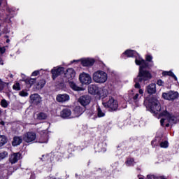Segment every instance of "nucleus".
Masks as SVG:
<instances>
[{"instance_id":"nucleus-1","label":"nucleus","mask_w":179,"mask_h":179,"mask_svg":"<svg viewBox=\"0 0 179 179\" xmlns=\"http://www.w3.org/2000/svg\"><path fill=\"white\" fill-rule=\"evenodd\" d=\"M135 62L136 65L141 66H140L139 73L137 78L134 79V82L136 83L134 87L136 89H141V85L139 84V82L142 83L150 80V78H152V74L150 73V72L146 70H143V68L148 67V63H146L144 59H141V60H138L136 59Z\"/></svg>"},{"instance_id":"nucleus-2","label":"nucleus","mask_w":179,"mask_h":179,"mask_svg":"<svg viewBox=\"0 0 179 179\" xmlns=\"http://www.w3.org/2000/svg\"><path fill=\"white\" fill-rule=\"evenodd\" d=\"M161 115L162 117H165V118H162L160 120V124L162 127H164V123L166 124V128H169L170 127V124H177V122H179V117H176L167 111H164L161 113Z\"/></svg>"},{"instance_id":"nucleus-3","label":"nucleus","mask_w":179,"mask_h":179,"mask_svg":"<svg viewBox=\"0 0 179 179\" xmlns=\"http://www.w3.org/2000/svg\"><path fill=\"white\" fill-rule=\"evenodd\" d=\"M92 79L95 83H106L108 79L107 73L97 71L93 73Z\"/></svg>"},{"instance_id":"nucleus-4","label":"nucleus","mask_w":179,"mask_h":179,"mask_svg":"<svg viewBox=\"0 0 179 179\" xmlns=\"http://www.w3.org/2000/svg\"><path fill=\"white\" fill-rule=\"evenodd\" d=\"M149 107L151 113L154 114H158L162 110V106H160V102L155 97H152L149 100Z\"/></svg>"},{"instance_id":"nucleus-5","label":"nucleus","mask_w":179,"mask_h":179,"mask_svg":"<svg viewBox=\"0 0 179 179\" xmlns=\"http://www.w3.org/2000/svg\"><path fill=\"white\" fill-rule=\"evenodd\" d=\"M103 106L106 108H110L112 111H115L118 108V102L114 98L110 97L107 102H103Z\"/></svg>"},{"instance_id":"nucleus-6","label":"nucleus","mask_w":179,"mask_h":179,"mask_svg":"<svg viewBox=\"0 0 179 179\" xmlns=\"http://www.w3.org/2000/svg\"><path fill=\"white\" fill-rule=\"evenodd\" d=\"M178 92L176 91H169L162 93L163 99H164V100H169V101H173V100L178 99Z\"/></svg>"},{"instance_id":"nucleus-7","label":"nucleus","mask_w":179,"mask_h":179,"mask_svg":"<svg viewBox=\"0 0 179 179\" xmlns=\"http://www.w3.org/2000/svg\"><path fill=\"white\" fill-rule=\"evenodd\" d=\"M37 139V134L33 131H28L23 135V141L26 142V143H31V142H34V141Z\"/></svg>"},{"instance_id":"nucleus-8","label":"nucleus","mask_w":179,"mask_h":179,"mask_svg":"<svg viewBox=\"0 0 179 179\" xmlns=\"http://www.w3.org/2000/svg\"><path fill=\"white\" fill-rule=\"evenodd\" d=\"M79 79L82 85H90L92 83V77L86 73H82L79 76Z\"/></svg>"},{"instance_id":"nucleus-9","label":"nucleus","mask_w":179,"mask_h":179,"mask_svg":"<svg viewBox=\"0 0 179 179\" xmlns=\"http://www.w3.org/2000/svg\"><path fill=\"white\" fill-rule=\"evenodd\" d=\"M64 72H65L64 67H54L51 70L52 78L53 80H55V79H57V78H58V76L60 75H62Z\"/></svg>"},{"instance_id":"nucleus-10","label":"nucleus","mask_w":179,"mask_h":179,"mask_svg":"<svg viewBox=\"0 0 179 179\" xmlns=\"http://www.w3.org/2000/svg\"><path fill=\"white\" fill-rule=\"evenodd\" d=\"M22 159V154L20 152H14L9 156V162L11 164H15Z\"/></svg>"},{"instance_id":"nucleus-11","label":"nucleus","mask_w":179,"mask_h":179,"mask_svg":"<svg viewBox=\"0 0 179 179\" xmlns=\"http://www.w3.org/2000/svg\"><path fill=\"white\" fill-rule=\"evenodd\" d=\"M101 90V88L97 87V85H90L88 87V93H90V94L100 95V94H101V93H100Z\"/></svg>"},{"instance_id":"nucleus-12","label":"nucleus","mask_w":179,"mask_h":179,"mask_svg":"<svg viewBox=\"0 0 179 179\" xmlns=\"http://www.w3.org/2000/svg\"><path fill=\"white\" fill-rule=\"evenodd\" d=\"M91 100H92V99L90 98V96L83 95L79 98L78 101L82 106H83V107H85V106L90 104Z\"/></svg>"},{"instance_id":"nucleus-13","label":"nucleus","mask_w":179,"mask_h":179,"mask_svg":"<svg viewBox=\"0 0 179 179\" xmlns=\"http://www.w3.org/2000/svg\"><path fill=\"white\" fill-rule=\"evenodd\" d=\"M69 95L68 94H58L56 97L57 101L58 103H65L66 101H69Z\"/></svg>"},{"instance_id":"nucleus-14","label":"nucleus","mask_w":179,"mask_h":179,"mask_svg":"<svg viewBox=\"0 0 179 179\" xmlns=\"http://www.w3.org/2000/svg\"><path fill=\"white\" fill-rule=\"evenodd\" d=\"M64 75L65 77L68 79V80H72V79L75 78V70H73V69H68Z\"/></svg>"},{"instance_id":"nucleus-15","label":"nucleus","mask_w":179,"mask_h":179,"mask_svg":"<svg viewBox=\"0 0 179 179\" xmlns=\"http://www.w3.org/2000/svg\"><path fill=\"white\" fill-rule=\"evenodd\" d=\"M30 100L33 104H40L41 103V96L38 94H33L30 96Z\"/></svg>"},{"instance_id":"nucleus-16","label":"nucleus","mask_w":179,"mask_h":179,"mask_svg":"<svg viewBox=\"0 0 179 179\" xmlns=\"http://www.w3.org/2000/svg\"><path fill=\"white\" fill-rule=\"evenodd\" d=\"M146 92L148 94H155L157 90H156V84L151 83L146 87Z\"/></svg>"},{"instance_id":"nucleus-17","label":"nucleus","mask_w":179,"mask_h":179,"mask_svg":"<svg viewBox=\"0 0 179 179\" xmlns=\"http://www.w3.org/2000/svg\"><path fill=\"white\" fill-rule=\"evenodd\" d=\"M83 66H92L94 60L92 59H84L81 61Z\"/></svg>"},{"instance_id":"nucleus-18","label":"nucleus","mask_w":179,"mask_h":179,"mask_svg":"<svg viewBox=\"0 0 179 179\" xmlns=\"http://www.w3.org/2000/svg\"><path fill=\"white\" fill-rule=\"evenodd\" d=\"M22 142H23V138H22V137L15 136L13 138L12 145L13 146H19Z\"/></svg>"},{"instance_id":"nucleus-19","label":"nucleus","mask_w":179,"mask_h":179,"mask_svg":"<svg viewBox=\"0 0 179 179\" xmlns=\"http://www.w3.org/2000/svg\"><path fill=\"white\" fill-rule=\"evenodd\" d=\"M83 113V110L80 106H76L73 110V117H80L82 115V113Z\"/></svg>"},{"instance_id":"nucleus-20","label":"nucleus","mask_w":179,"mask_h":179,"mask_svg":"<svg viewBox=\"0 0 179 179\" xmlns=\"http://www.w3.org/2000/svg\"><path fill=\"white\" fill-rule=\"evenodd\" d=\"M71 112L69 109H64L61 112V117L62 118H68V117H71Z\"/></svg>"},{"instance_id":"nucleus-21","label":"nucleus","mask_w":179,"mask_h":179,"mask_svg":"<svg viewBox=\"0 0 179 179\" xmlns=\"http://www.w3.org/2000/svg\"><path fill=\"white\" fill-rule=\"evenodd\" d=\"M96 114H97V117H99V118H101V117L106 116V113H104L101 110V108H100V106H97V108H96Z\"/></svg>"},{"instance_id":"nucleus-22","label":"nucleus","mask_w":179,"mask_h":179,"mask_svg":"<svg viewBox=\"0 0 179 179\" xmlns=\"http://www.w3.org/2000/svg\"><path fill=\"white\" fill-rule=\"evenodd\" d=\"M124 54L129 57H136L138 55V53L134 50H126Z\"/></svg>"},{"instance_id":"nucleus-23","label":"nucleus","mask_w":179,"mask_h":179,"mask_svg":"<svg viewBox=\"0 0 179 179\" xmlns=\"http://www.w3.org/2000/svg\"><path fill=\"white\" fill-rule=\"evenodd\" d=\"M8 143V138L3 135L0 136V148H2L3 145Z\"/></svg>"},{"instance_id":"nucleus-24","label":"nucleus","mask_w":179,"mask_h":179,"mask_svg":"<svg viewBox=\"0 0 179 179\" xmlns=\"http://www.w3.org/2000/svg\"><path fill=\"white\" fill-rule=\"evenodd\" d=\"M45 85V80L42 79L36 84V89H38V90H40L43 88Z\"/></svg>"},{"instance_id":"nucleus-25","label":"nucleus","mask_w":179,"mask_h":179,"mask_svg":"<svg viewBox=\"0 0 179 179\" xmlns=\"http://www.w3.org/2000/svg\"><path fill=\"white\" fill-rule=\"evenodd\" d=\"M69 86L71 89H73V90H76V91H79L80 90V87H78V85H76V84L73 82H69Z\"/></svg>"},{"instance_id":"nucleus-26","label":"nucleus","mask_w":179,"mask_h":179,"mask_svg":"<svg viewBox=\"0 0 179 179\" xmlns=\"http://www.w3.org/2000/svg\"><path fill=\"white\" fill-rule=\"evenodd\" d=\"M140 99L141 96H139V94H134L133 96L131 98V100L133 101L134 103H138Z\"/></svg>"},{"instance_id":"nucleus-27","label":"nucleus","mask_w":179,"mask_h":179,"mask_svg":"<svg viewBox=\"0 0 179 179\" xmlns=\"http://www.w3.org/2000/svg\"><path fill=\"white\" fill-rule=\"evenodd\" d=\"M47 119V114H45V113H39L37 115V120H46Z\"/></svg>"},{"instance_id":"nucleus-28","label":"nucleus","mask_w":179,"mask_h":179,"mask_svg":"<svg viewBox=\"0 0 179 179\" xmlns=\"http://www.w3.org/2000/svg\"><path fill=\"white\" fill-rule=\"evenodd\" d=\"M164 76H171L175 78V80H177V77L174 75V73L171 71H166L164 73Z\"/></svg>"},{"instance_id":"nucleus-29","label":"nucleus","mask_w":179,"mask_h":179,"mask_svg":"<svg viewBox=\"0 0 179 179\" xmlns=\"http://www.w3.org/2000/svg\"><path fill=\"white\" fill-rule=\"evenodd\" d=\"M25 82L27 85H30V86H31L32 85H34L36 82V78L27 79Z\"/></svg>"},{"instance_id":"nucleus-30","label":"nucleus","mask_w":179,"mask_h":179,"mask_svg":"<svg viewBox=\"0 0 179 179\" xmlns=\"http://www.w3.org/2000/svg\"><path fill=\"white\" fill-rule=\"evenodd\" d=\"M8 156V152L3 151L2 152H0V159L2 160L5 159V157H7Z\"/></svg>"},{"instance_id":"nucleus-31","label":"nucleus","mask_w":179,"mask_h":179,"mask_svg":"<svg viewBox=\"0 0 179 179\" xmlns=\"http://www.w3.org/2000/svg\"><path fill=\"white\" fill-rule=\"evenodd\" d=\"M1 107H3V108H6V107L8 106V101L5 99H2L1 101Z\"/></svg>"},{"instance_id":"nucleus-32","label":"nucleus","mask_w":179,"mask_h":179,"mask_svg":"<svg viewBox=\"0 0 179 179\" xmlns=\"http://www.w3.org/2000/svg\"><path fill=\"white\" fill-rule=\"evenodd\" d=\"M13 90H17V91L20 90V84L19 83H16L15 84L13 85Z\"/></svg>"},{"instance_id":"nucleus-33","label":"nucleus","mask_w":179,"mask_h":179,"mask_svg":"<svg viewBox=\"0 0 179 179\" xmlns=\"http://www.w3.org/2000/svg\"><path fill=\"white\" fill-rule=\"evenodd\" d=\"M134 159L129 158L126 162V164H127L128 166H134Z\"/></svg>"},{"instance_id":"nucleus-34","label":"nucleus","mask_w":179,"mask_h":179,"mask_svg":"<svg viewBox=\"0 0 179 179\" xmlns=\"http://www.w3.org/2000/svg\"><path fill=\"white\" fill-rule=\"evenodd\" d=\"M20 96H21L22 97H27V96H29V93L26 91H21L19 92Z\"/></svg>"},{"instance_id":"nucleus-35","label":"nucleus","mask_w":179,"mask_h":179,"mask_svg":"<svg viewBox=\"0 0 179 179\" xmlns=\"http://www.w3.org/2000/svg\"><path fill=\"white\" fill-rule=\"evenodd\" d=\"M160 146L161 148H169V142L167 141H164V142H162L160 143Z\"/></svg>"},{"instance_id":"nucleus-36","label":"nucleus","mask_w":179,"mask_h":179,"mask_svg":"<svg viewBox=\"0 0 179 179\" xmlns=\"http://www.w3.org/2000/svg\"><path fill=\"white\" fill-rule=\"evenodd\" d=\"M152 59H153V57L150 55H147L146 56V61H148V62H152V64H153V61H152Z\"/></svg>"},{"instance_id":"nucleus-37","label":"nucleus","mask_w":179,"mask_h":179,"mask_svg":"<svg viewBox=\"0 0 179 179\" xmlns=\"http://www.w3.org/2000/svg\"><path fill=\"white\" fill-rule=\"evenodd\" d=\"M157 85H158V86H163V85H164V82L159 79L157 81Z\"/></svg>"},{"instance_id":"nucleus-38","label":"nucleus","mask_w":179,"mask_h":179,"mask_svg":"<svg viewBox=\"0 0 179 179\" xmlns=\"http://www.w3.org/2000/svg\"><path fill=\"white\" fill-rule=\"evenodd\" d=\"M40 74V71H34L33 73H32V76H37L38 75H39Z\"/></svg>"},{"instance_id":"nucleus-39","label":"nucleus","mask_w":179,"mask_h":179,"mask_svg":"<svg viewBox=\"0 0 179 179\" xmlns=\"http://www.w3.org/2000/svg\"><path fill=\"white\" fill-rule=\"evenodd\" d=\"M0 52H1V54H4L5 53L4 48H0Z\"/></svg>"},{"instance_id":"nucleus-40","label":"nucleus","mask_w":179,"mask_h":179,"mask_svg":"<svg viewBox=\"0 0 179 179\" xmlns=\"http://www.w3.org/2000/svg\"><path fill=\"white\" fill-rule=\"evenodd\" d=\"M34 178H36V175H34V173H32V174L31 175V177H30L29 179H34Z\"/></svg>"},{"instance_id":"nucleus-41","label":"nucleus","mask_w":179,"mask_h":179,"mask_svg":"<svg viewBox=\"0 0 179 179\" xmlns=\"http://www.w3.org/2000/svg\"><path fill=\"white\" fill-rule=\"evenodd\" d=\"M138 93H139V94H143V90L140 89V90H138Z\"/></svg>"},{"instance_id":"nucleus-42","label":"nucleus","mask_w":179,"mask_h":179,"mask_svg":"<svg viewBox=\"0 0 179 179\" xmlns=\"http://www.w3.org/2000/svg\"><path fill=\"white\" fill-rule=\"evenodd\" d=\"M0 124H1V125H5V122L1 121V122H0Z\"/></svg>"},{"instance_id":"nucleus-43","label":"nucleus","mask_w":179,"mask_h":179,"mask_svg":"<svg viewBox=\"0 0 179 179\" xmlns=\"http://www.w3.org/2000/svg\"><path fill=\"white\" fill-rule=\"evenodd\" d=\"M151 145H152V146L155 147V145H155V141H152L151 142Z\"/></svg>"},{"instance_id":"nucleus-44","label":"nucleus","mask_w":179,"mask_h":179,"mask_svg":"<svg viewBox=\"0 0 179 179\" xmlns=\"http://www.w3.org/2000/svg\"><path fill=\"white\" fill-rule=\"evenodd\" d=\"M3 33L6 34V29H4L3 30Z\"/></svg>"},{"instance_id":"nucleus-45","label":"nucleus","mask_w":179,"mask_h":179,"mask_svg":"<svg viewBox=\"0 0 179 179\" xmlns=\"http://www.w3.org/2000/svg\"><path fill=\"white\" fill-rule=\"evenodd\" d=\"M2 115V109H0V115Z\"/></svg>"},{"instance_id":"nucleus-46","label":"nucleus","mask_w":179,"mask_h":179,"mask_svg":"<svg viewBox=\"0 0 179 179\" xmlns=\"http://www.w3.org/2000/svg\"><path fill=\"white\" fill-rule=\"evenodd\" d=\"M10 41V40H9V39L6 40V43H9Z\"/></svg>"},{"instance_id":"nucleus-47","label":"nucleus","mask_w":179,"mask_h":179,"mask_svg":"<svg viewBox=\"0 0 179 179\" xmlns=\"http://www.w3.org/2000/svg\"><path fill=\"white\" fill-rule=\"evenodd\" d=\"M147 177H148V178H150V176H148ZM151 177H154V176H151Z\"/></svg>"},{"instance_id":"nucleus-48","label":"nucleus","mask_w":179,"mask_h":179,"mask_svg":"<svg viewBox=\"0 0 179 179\" xmlns=\"http://www.w3.org/2000/svg\"><path fill=\"white\" fill-rule=\"evenodd\" d=\"M2 5V0H0V6Z\"/></svg>"},{"instance_id":"nucleus-49","label":"nucleus","mask_w":179,"mask_h":179,"mask_svg":"<svg viewBox=\"0 0 179 179\" xmlns=\"http://www.w3.org/2000/svg\"><path fill=\"white\" fill-rule=\"evenodd\" d=\"M0 64L3 65V62H0Z\"/></svg>"},{"instance_id":"nucleus-50","label":"nucleus","mask_w":179,"mask_h":179,"mask_svg":"<svg viewBox=\"0 0 179 179\" xmlns=\"http://www.w3.org/2000/svg\"><path fill=\"white\" fill-rule=\"evenodd\" d=\"M10 78H13V75L11 74V75L10 76Z\"/></svg>"},{"instance_id":"nucleus-51","label":"nucleus","mask_w":179,"mask_h":179,"mask_svg":"<svg viewBox=\"0 0 179 179\" xmlns=\"http://www.w3.org/2000/svg\"><path fill=\"white\" fill-rule=\"evenodd\" d=\"M0 83H3V82H2V80L0 79Z\"/></svg>"},{"instance_id":"nucleus-52","label":"nucleus","mask_w":179,"mask_h":179,"mask_svg":"<svg viewBox=\"0 0 179 179\" xmlns=\"http://www.w3.org/2000/svg\"><path fill=\"white\" fill-rule=\"evenodd\" d=\"M8 37H9V36H5V38H8Z\"/></svg>"},{"instance_id":"nucleus-53","label":"nucleus","mask_w":179,"mask_h":179,"mask_svg":"<svg viewBox=\"0 0 179 179\" xmlns=\"http://www.w3.org/2000/svg\"><path fill=\"white\" fill-rule=\"evenodd\" d=\"M1 36H2V33L0 32V37H1Z\"/></svg>"},{"instance_id":"nucleus-54","label":"nucleus","mask_w":179,"mask_h":179,"mask_svg":"<svg viewBox=\"0 0 179 179\" xmlns=\"http://www.w3.org/2000/svg\"><path fill=\"white\" fill-rule=\"evenodd\" d=\"M0 27H1V24H0Z\"/></svg>"}]
</instances>
